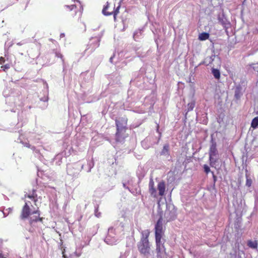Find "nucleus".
<instances>
[{
	"instance_id": "1",
	"label": "nucleus",
	"mask_w": 258,
	"mask_h": 258,
	"mask_svg": "<svg viewBox=\"0 0 258 258\" xmlns=\"http://www.w3.org/2000/svg\"><path fill=\"white\" fill-rule=\"evenodd\" d=\"M29 204H31L30 202L26 201L25 202V205L22 208L20 218L22 220H24L28 218L30 215L32 214H34L33 217H31L29 219V223L30 224H32L33 222H36L37 221H42V218L40 217V212L37 209L36 210L33 211L32 213L31 212V209L29 206Z\"/></svg>"
},
{
	"instance_id": "2",
	"label": "nucleus",
	"mask_w": 258,
	"mask_h": 258,
	"mask_svg": "<svg viewBox=\"0 0 258 258\" xmlns=\"http://www.w3.org/2000/svg\"><path fill=\"white\" fill-rule=\"evenodd\" d=\"M150 232L147 229L142 232L140 241L137 244L138 249L141 254L147 256L150 254L151 247L149 241Z\"/></svg>"
},
{
	"instance_id": "3",
	"label": "nucleus",
	"mask_w": 258,
	"mask_h": 258,
	"mask_svg": "<svg viewBox=\"0 0 258 258\" xmlns=\"http://www.w3.org/2000/svg\"><path fill=\"white\" fill-rule=\"evenodd\" d=\"M120 5H119L117 7H115L114 3L107 2L106 5L104 7L102 10V13L105 16L113 15V19L114 22L116 21L117 15L119 13V9Z\"/></svg>"
},
{
	"instance_id": "4",
	"label": "nucleus",
	"mask_w": 258,
	"mask_h": 258,
	"mask_svg": "<svg viewBox=\"0 0 258 258\" xmlns=\"http://www.w3.org/2000/svg\"><path fill=\"white\" fill-rule=\"evenodd\" d=\"M163 217L161 215L155 225V237H162L164 233L163 226Z\"/></svg>"
},
{
	"instance_id": "5",
	"label": "nucleus",
	"mask_w": 258,
	"mask_h": 258,
	"mask_svg": "<svg viewBox=\"0 0 258 258\" xmlns=\"http://www.w3.org/2000/svg\"><path fill=\"white\" fill-rule=\"evenodd\" d=\"M115 121L116 128L122 129L124 132H125L127 130V118L126 117H119L118 119H116Z\"/></svg>"
},
{
	"instance_id": "6",
	"label": "nucleus",
	"mask_w": 258,
	"mask_h": 258,
	"mask_svg": "<svg viewBox=\"0 0 258 258\" xmlns=\"http://www.w3.org/2000/svg\"><path fill=\"white\" fill-rule=\"evenodd\" d=\"M217 155V150L216 148V144H212L209 150V160L210 165L213 166V165L216 162V160H214L213 157L216 156Z\"/></svg>"
},
{
	"instance_id": "7",
	"label": "nucleus",
	"mask_w": 258,
	"mask_h": 258,
	"mask_svg": "<svg viewBox=\"0 0 258 258\" xmlns=\"http://www.w3.org/2000/svg\"><path fill=\"white\" fill-rule=\"evenodd\" d=\"M162 237H155V242H156V251H164V253H166V249L164 246V243H162L161 239Z\"/></svg>"
},
{
	"instance_id": "8",
	"label": "nucleus",
	"mask_w": 258,
	"mask_h": 258,
	"mask_svg": "<svg viewBox=\"0 0 258 258\" xmlns=\"http://www.w3.org/2000/svg\"><path fill=\"white\" fill-rule=\"evenodd\" d=\"M149 192L151 196L154 198H157V194L155 184L152 179H150L149 183Z\"/></svg>"
},
{
	"instance_id": "9",
	"label": "nucleus",
	"mask_w": 258,
	"mask_h": 258,
	"mask_svg": "<svg viewBox=\"0 0 258 258\" xmlns=\"http://www.w3.org/2000/svg\"><path fill=\"white\" fill-rule=\"evenodd\" d=\"M124 132L123 130L116 128V132L115 133V140L116 142H119L123 141L125 136H123Z\"/></svg>"
},
{
	"instance_id": "10",
	"label": "nucleus",
	"mask_w": 258,
	"mask_h": 258,
	"mask_svg": "<svg viewBox=\"0 0 258 258\" xmlns=\"http://www.w3.org/2000/svg\"><path fill=\"white\" fill-rule=\"evenodd\" d=\"M157 189L159 191V195L163 196L164 195L166 189L165 183L164 181L159 182L157 185Z\"/></svg>"
},
{
	"instance_id": "11",
	"label": "nucleus",
	"mask_w": 258,
	"mask_h": 258,
	"mask_svg": "<svg viewBox=\"0 0 258 258\" xmlns=\"http://www.w3.org/2000/svg\"><path fill=\"white\" fill-rule=\"evenodd\" d=\"M89 45L92 49H95L96 48L99 47L100 45V39L97 37L92 38L90 40Z\"/></svg>"
},
{
	"instance_id": "12",
	"label": "nucleus",
	"mask_w": 258,
	"mask_h": 258,
	"mask_svg": "<svg viewBox=\"0 0 258 258\" xmlns=\"http://www.w3.org/2000/svg\"><path fill=\"white\" fill-rule=\"evenodd\" d=\"M26 198L31 199L35 203L37 202L38 201V199H37V195L36 194V190L35 189H33L32 191V194H25L24 195V198Z\"/></svg>"
},
{
	"instance_id": "13",
	"label": "nucleus",
	"mask_w": 258,
	"mask_h": 258,
	"mask_svg": "<svg viewBox=\"0 0 258 258\" xmlns=\"http://www.w3.org/2000/svg\"><path fill=\"white\" fill-rule=\"evenodd\" d=\"M77 8L76 5H72L71 6H66L65 7V10L67 12H72L71 16H74L76 15Z\"/></svg>"
},
{
	"instance_id": "14",
	"label": "nucleus",
	"mask_w": 258,
	"mask_h": 258,
	"mask_svg": "<svg viewBox=\"0 0 258 258\" xmlns=\"http://www.w3.org/2000/svg\"><path fill=\"white\" fill-rule=\"evenodd\" d=\"M210 35L208 33L203 32L199 34V39L201 41H204L209 39Z\"/></svg>"
},
{
	"instance_id": "15",
	"label": "nucleus",
	"mask_w": 258,
	"mask_h": 258,
	"mask_svg": "<svg viewBox=\"0 0 258 258\" xmlns=\"http://www.w3.org/2000/svg\"><path fill=\"white\" fill-rule=\"evenodd\" d=\"M169 145L168 144H165L164 145L163 149L161 152V155H169Z\"/></svg>"
},
{
	"instance_id": "16",
	"label": "nucleus",
	"mask_w": 258,
	"mask_h": 258,
	"mask_svg": "<svg viewBox=\"0 0 258 258\" xmlns=\"http://www.w3.org/2000/svg\"><path fill=\"white\" fill-rule=\"evenodd\" d=\"M212 73L216 79H219L220 77V72L219 70L213 69L212 70Z\"/></svg>"
},
{
	"instance_id": "17",
	"label": "nucleus",
	"mask_w": 258,
	"mask_h": 258,
	"mask_svg": "<svg viewBox=\"0 0 258 258\" xmlns=\"http://www.w3.org/2000/svg\"><path fill=\"white\" fill-rule=\"evenodd\" d=\"M258 126V116L255 117L251 121V127L256 128Z\"/></svg>"
},
{
	"instance_id": "18",
	"label": "nucleus",
	"mask_w": 258,
	"mask_h": 258,
	"mask_svg": "<svg viewBox=\"0 0 258 258\" xmlns=\"http://www.w3.org/2000/svg\"><path fill=\"white\" fill-rule=\"evenodd\" d=\"M247 245L249 247L256 249L257 247V243L256 241H252L251 240H249L248 241Z\"/></svg>"
},
{
	"instance_id": "19",
	"label": "nucleus",
	"mask_w": 258,
	"mask_h": 258,
	"mask_svg": "<svg viewBox=\"0 0 258 258\" xmlns=\"http://www.w3.org/2000/svg\"><path fill=\"white\" fill-rule=\"evenodd\" d=\"M245 176H246V178L245 185L247 187H250L252 184V180L250 179V178L249 177V175H247V173H246Z\"/></svg>"
},
{
	"instance_id": "20",
	"label": "nucleus",
	"mask_w": 258,
	"mask_h": 258,
	"mask_svg": "<svg viewBox=\"0 0 258 258\" xmlns=\"http://www.w3.org/2000/svg\"><path fill=\"white\" fill-rule=\"evenodd\" d=\"M195 106V101H192L191 102H190L188 103L187 104V110L188 111H190L193 110Z\"/></svg>"
},
{
	"instance_id": "21",
	"label": "nucleus",
	"mask_w": 258,
	"mask_h": 258,
	"mask_svg": "<svg viewBox=\"0 0 258 258\" xmlns=\"http://www.w3.org/2000/svg\"><path fill=\"white\" fill-rule=\"evenodd\" d=\"M204 169V171L207 173H209L210 172V167L206 164H205L203 166Z\"/></svg>"
},
{
	"instance_id": "22",
	"label": "nucleus",
	"mask_w": 258,
	"mask_h": 258,
	"mask_svg": "<svg viewBox=\"0 0 258 258\" xmlns=\"http://www.w3.org/2000/svg\"><path fill=\"white\" fill-rule=\"evenodd\" d=\"M163 252L164 251H160V252H159L158 251H156L157 258H163Z\"/></svg>"
},
{
	"instance_id": "23",
	"label": "nucleus",
	"mask_w": 258,
	"mask_h": 258,
	"mask_svg": "<svg viewBox=\"0 0 258 258\" xmlns=\"http://www.w3.org/2000/svg\"><path fill=\"white\" fill-rule=\"evenodd\" d=\"M1 68H3V69L4 71H5L6 70H7V69H9V68H10V66H9V64H6V65H5V66H2V67H1Z\"/></svg>"
},
{
	"instance_id": "24",
	"label": "nucleus",
	"mask_w": 258,
	"mask_h": 258,
	"mask_svg": "<svg viewBox=\"0 0 258 258\" xmlns=\"http://www.w3.org/2000/svg\"><path fill=\"white\" fill-rule=\"evenodd\" d=\"M5 60L3 57H0V64H2L4 63Z\"/></svg>"
},
{
	"instance_id": "25",
	"label": "nucleus",
	"mask_w": 258,
	"mask_h": 258,
	"mask_svg": "<svg viewBox=\"0 0 258 258\" xmlns=\"http://www.w3.org/2000/svg\"><path fill=\"white\" fill-rule=\"evenodd\" d=\"M60 37L61 38L64 37V33L60 34Z\"/></svg>"
},
{
	"instance_id": "26",
	"label": "nucleus",
	"mask_w": 258,
	"mask_h": 258,
	"mask_svg": "<svg viewBox=\"0 0 258 258\" xmlns=\"http://www.w3.org/2000/svg\"><path fill=\"white\" fill-rule=\"evenodd\" d=\"M167 212H168V213H169V211H166V212H165V214H166Z\"/></svg>"
}]
</instances>
